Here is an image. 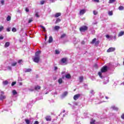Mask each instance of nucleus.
Masks as SVG:
<instances>
[{
  "label": "nucleus",
  "instance_id": "f257e3e1",
  "mask_svg": "<svg viewBox=\"0 0 124 124\" xmlns=\"http://www.w3.org/2000/svg\"><path fill=\"white\" fill-rule=\"evenodd\" d=\"M40 54H41V51L39 50L35 53V56L33 59V61L34 62H39V61H40V56L39 55H40Z\"/></svg>",
  "mask_w": 124,
  "mask_h": 124
},
{
  "label": "nucleus",
  "instance_id": "f03ea898",
  "mask_svg": "<svg viewBox=\"0 0 124 124\" xmlns=\"http://www.w3.org/2000/svg\"><path fill=\"white\" fill-rule=\"evenodd\" d=\"M80 31L85 32L86 31H88V27L86 25L81 26L79 28Z\"/></svg>",
  "mask_w": 124,
  "mask_h": 124
},
{
  "label": "nucleus",
  "instance_id": "7ed1b4c3",
  "mask_svg": "<svg viewBox=\"0 0 124 124\" xmlns=\"http://www.w3.org/2000/svg\"><path fill=\"white\" fill-rule=\"evenodd\" d=\"M107 71H108V67L107 66H104L102 67L101 72L102 73H105V72H107Z\"/></svg>",
  "mask_w": 124,
  "mask_h": 124
},
{
  "label": "nucleus",
  "instance_id": "20e7f679",
  "mask_svg": "<svg viewBox=\"0 0 124 124\" xmlns=\"http://www.w3.org/2000/svg\"><path fill=\"white\" fill-rule=\"evenodd\" d=\"M4 93L3 92H1V94L0 95V100H3V99H5L6 97L3 95Z\"/></svg>",
  "mask_w": 124,
  "mask_h": 124
},
{
  "label": "nucleus",
  "instance_id": "39448f33",
  "mask_svg": "<svg viewBox=\"0 0 124 124\" xmlns=\"http://www.w3.org/2000/svg\"><path fill=\"white\" fill-rule=\"evenodd\" d=\"M80 96H81L80 94H77L74 96L73 98L75 100H77V99H79V97H80Z\"/></svg>",
  "mask_w": 124,
  "mask_h": 124
},
{
  "label": "nucleus",
  "instance_id": "423d86ee",
  "mask_svg": "<svg viewBox=\"0 0 124 124\" xmlns=\"http://www.w3.org/2000/svg\"><path fill=\"white\" fill-rule=\"evenodd\" d=\"M61 62L62 63H65L66 64V62H67V59L65 58H63L61 60Z\"/></svg>",
  "mask_w": 124,
  "mask_h": 124
},
{
  "label": "nucleus",
  "instance_id": "0eeeda50",
  "mask_svg": "<svg viewBox=\"0 0 124 124\" xmlns=\"http://www.w3.org/2000/svg\"><path fill=\"white\" fill-rule=\"evenodd\" d=\"M115 49L114 47H110L107 50L108 53H110V52H114Z\"/></svg>",
  "mask_w": 124,
  "mask_h": 124
},
{
  "label": "nucleus",
  "instance_id": "6e6552de",
  "mask_svg": "<svg viewBox=\"0 0 124 124\" xmlns=\"http://www.w3.org/2000/svg\"><path fill=\"white\" fill-rule=\"evenodd\" d=\"M45 119L47 122H51L52 121V119L51 118L50 116H47L45 117Z\"/></svg>",
  "mask_w": 124,
  "mask_h": 124
},
{
  "label": "nucleus",
  "instance_id": "1a4fd4ad",
  "mask_svg": "<svg viewBox=\"0 0 124 124\" xmlns=\"http://www.w3.org/2000/svg\"><path fill=\"white\" fill-rule=\"evenodd\" d=\"M85 13H86V10L85 9L81 10L79 12V15H84Z\"/></svg>",
  "mask_w": 124,
  "mask_h": 124
},
{
  "label": "nucleus",
  "instance_id": "9d476101",
  "mask_svg": "<svg viewBox=\"0 0 124 124\" xmlns=\"http://www.w3.org/2000/svg\"><path fill=\"white\" fill-rule=\"evenodd\" d=\"M61 15H62V14L61 13H57L55 15L54 17L55 18H58V17H60Z\"/></svg>",
  "mask_w": 124,
  "mask_h": 124
},
{
  "label": "nucleus",
  "instance_id": "9b49d317",
  "mask_svg": "<svg viewBox=\"0 0 124 124\" xmlns=\"http://www.w3.org/2000/svg\"><path fill=\"white\" fill-rule=\"evenodd\" d=\"M53 42V37L52 36H49L48 40V43H52Z\"/></svg>",
  "mask_w": 124,
  "mask_h": 124
},
{
  "label": "nucleus",
  "instance_id": "f8f14e48",
  "mask_svg": "<svg viewBox=\"0 0 124 124\" xmlns=\"http://www.w3.org/2000/svg\"><path fill=\"white\" fill-rule=\"evenodd\" d=\"M124 34V31H121L119 32L118 34V37H120V36H123Z\"/></svg>",
  "mask_w": 124,
  "mask_h": 124
},
{
  "label": "nucleus",
  "instance_id": "ddd939ff",
  "mask_svg": "<svg viewBox=\"0 0 124 124\" xmlns=\"http://www.w3.org/2000/svg\"><path fill=\"white\" fill-rule=\"evenodd\" d=\"M10 45V43L8 42H6L4 45V47L5 48H7V47H9V46Z\"/></svg>",
  "mask_w": 124,
  "mask_h": 124
},
{
  "label": "nucleus",
  "instance_id": "4468645a",
  "mask_svg": "<svg viewBox=\"0 0 124 124\" xmlns=\"http://www.w3.org/2000/svg\"><path fill=\"white\" fill-rule=\"evenodd\" d=\"M83 80H84V77L83 76L79 77V80L80 83H82V82H83Z\"/></svg>",
  "mask_w": 124,
  "mask_h": 124
},
{
  "label": "nucleus",
  "instance_id": "2eb2a0df",
  "mask_svg": "<svg viewBox=\"0 0 124 124\" xmlns=\"http://www.w3.org/2000/svg\"><path fill=\"white\" fill-rule=\"evenodd\" d=\"M65 77L66 79H70V78H71V76L69 74H67L65 75Z\"/></svg>",
  "mask_w": 124,
  "mask_h": 124
},
{
  "label": "nucleus",
  "instance_id": "dca6fc26",
  "mask_svg": "<svg viewBox=\"0 0 124 124\" xmlns=\"http://www.w3.org/2000/svg\"><path fill=\"white\" fill-rule=\"evenodd\" d=\"M34 89L35 91H38V90H40V89H41V87L39 86V85H37L36 86H35Z\"/></svg>",
  "mask_w": 124,
  "mask_h": 124
},
{
  "label": "nucleus",
  "instance_id": "f3484780",
  "mask_svg": "<svg viewBox=\"0 0 124 124\" xmlns=\"http://www.w3.org/2000/svg\"><path fill=\"white\" fill-rule=\"evenodd\" d=\"M61 29V27L59 26H56L54 27V30L55 31H59Z\"/></svg>",
  "mask_w": 124,
  "mask_h": 124
},
{
  "label": "nucleus",
  "instance_id": "a211bd4d",
  "mask_svg": "<svg viewBox=\"0 0 124 124\" xmlns=\"http://www.w3.org/2000/svg\"><path fill=\"white\" fill-rule=\"evenodd\" d=\"M112 109H113V110H115V111H118L119 110V108L116 107H115V106H113L111 107Z\"/></svg>",
  "mask_w": 124,
  "mask_h": 124
},
{
  "label": "nucleus",
  "instance_id": "6ab92c4d",
  "mask_svg": "<svg viewBox=\"0 0 124 124\" xmlns=\"http://www.w3.org/2000/svg\"><path fill=\"white\" fill-rule=\"evenodd\" d=\"M2 84L3 85H4V86H6V85H8V81L7 80H5L4 81L2 82Z\"/></svg>",
  "mask_w": 124,
  "mask_h": 124
},
{
  "label": "nucleus",
  "instance_id": "aec40b11",
  "mask_svg": "<svg viewBox=\"0 0 124 124\" xmlns=\"http://www.w3.org/2000/svg\"><path fill=\"white\" fill-rule=\"evenodd\" d=\"M40 27L43 29V31H44L45 32L46 31V29L44 27V26L40 25Z\"/></svg>",
  "mask_w": 124,
  "mask_h": 124
},
{
  "label": "nucleus",
  "instance_id": "412c9836",
  "mask_svg": "<svg viewBox=\"0 0 124 124\" xmlns=\"http://www.w3.org/2000/svg\"><path fill=\"white\" fill-rule=\"evenodd\" d=\"M96 41V38H94L91 42V44H94Z\"/></svg>",
  "mask_w": 124,
  "mask_h": 124
},
{
  "label": "nucleus",
  "instance_id": "4be33fe9",
  "mask_svg": "<svg viewBox=\"0 0 124 124\" xmlns=\"http://www.w3.org/2000/svg\"><path fill=\"white\" fill-rule=\"evenodd\" d=\"M58 83H59V84H62V78H60L59 79Z\"/></svg>",
  "mask_w": 124,
  "mask_h": 124
},
{
  "label": "nucleus",
  "instance_id": "5701e85b",
  "mask_svg": "<svg viewBox=\"0 0 124 124\" xmlns=\"http://www.w3.org/2000/svg\"><path fill=\"white\" fill-rule=\"evenodd\" d=\"M13 93V95H16V94H17L18 93H17V92L16 91V90H14L12 92Z\"/></svg>",
  "mask_w": 124,
  "mask_h": 124
},
{
  "label": "nucleus",
  "instance_id": "b1692460",
  "mask_svg": "<svg viewBox=\"0 0 124 124\" xmlns=\"http://www.w3.org/2000/svg\"><path fill=\"white\" fill-rule=\"evenodd\" d=\"M33 18L32 17L29 18V21H28V23L31 24V23L33 21Z\"/></svg>",
  "mask_w": 124,
  "mask_h": 124
},
{
  "label": "nucleus",
  "instance_id": "393cba45",
  "mask_svg": "<svg viewBox=\"0 0 124 124\" xmlns=\"http://www.w3.org/2000/svg\"><path fill=\"white\" fill-rule=\"evenodd\" d=\"M12 31H13V32H16L17 31V29H16L15 27H13L12 29Z\"/></svg>",
  "mask_w": 124,
  "mask_h": 124
},
{
  "label": "nucleus",
  "instance_id": "a878e982",
  "mask_svg": "<svg viewBox=\"0 0 124 124\" xmlns=\"http://www.w3.org/2000/svg\"><path fill=\"white\" fill-rule=\"evenodd\" d=\"M61 21H62V20H61V19L57 18L56 21H55V24H58V23H60V22H61Z\"/></svg>",
  "mask_w": 124,
  "mask_h": 124
},
{
  "label": "nucleus",
  "instance_id": "bb28decb",
  "mask_svg": "<svg viewBox=\"0 0 124 124\" xmlns=\"http://www.w3.org/2000/svg\"><path fill=\"white\" fill-rule=\"evenodd\" d=\"M90 124H95V120L92 119V121L90 122Z\"/></svg>",
  "mask_w": 124,
  "mask_h": 124
},
{
  "label": "nucleus",
  "instance_id": "cd10ccee",
  "mask_svg": "<svg viewBox=\"0 0 124 124\" xmlns=\"http://www.w3.org/2000/svg\"><path fill=\"white\" fill-rule=\"evenodd\" d=\"M118 9L119 10H124V6H119L118 8Z\"/></svg>",
  "mask_w": 124,
  "mask_h": 124
},
{
  "label": "nucleus",
  "instance_id": "c85d7f7f",
  "mask_svg": "<svg viewBox=\"0 0 124 124\" xmlns=\"http://www.w3.org/2000/svg\"><path fill=\"white\" fill-rule=\"evenodd\" d=\"M7 21H10V20H11V16H8L7 17V19H6Z\"/></svg>",
  "mask_w": 124,
  "mask_h": 124
},
{
  "label": "nucleus",
  "instance_id": "c756f323",
  "mask_svg": "<svg viewBox=\"0 0 124 124\" xmlns=\"http://www.w3.org/2000/svg\"><path fill=\"white\" fill-rule=\"evenodd\" d=\"M66 36V34L65 33H63L61 36V38H64V37H65Z\"/></svg>",
  "mask_w": 124,
  "mask_h": 124
},
{
  "label": "nucleus",
  "instance_id": "7c9ffc66",
  "mask_svg": "<svg viewBox=\"0 0 124 124\" xmlns=\"http://www.w3.org/2000/svg\"><path fill=\"white\" fill-rule=\"evenodd\" d=\"M60 51L58 49H56L55 50V54L56 55H59V54H60Z\"/></svg>",
  "mask_w": 124,
  "mask_h": 124
},
{
  "label": "nucleus",
  "instance_id": "2f4dec72",
  "mask_svg": "<svg viewBox=\"0 0 124 124\" xmlns=\"http://www.w3.org/2000/svg\"><path fill=\"white\" fill-rule=\"evenodd\" d=\"M31 69H27L25 71V72H31Z\"/></svg>",
  "mask_w": 124,
  "mask_h": 124
},
{
  "label": "nucleus",
  "instance_id": "473e14b6",
  "mask_svg": "<svg viewBox=\"0 0 124 124\" xmlns=\"http://www.w3.org/2000/svg\"><path fill=\"white\" fill-rule=\"evenodd\" d=\"M98 75H99V76H100L101 78H102V72H99L98 73Z\"/></svg>",
  "mask_w": 124,
  "mask_h": 124
},
{
  "label": "nucleus",
  "instance_id": "72a5a7b5",
  "mask_svg": "<svg viewBox=\"0 0 124 124\" xmlns=\"http://www.w3.org/2000/svg\"><path fill=\"white\" fill-rule=\"evenodd\" d=\"M25 122L27 124H30L31 121H30V120H29L28 119H25Z\"/></svg>",
  "mask_w": 124,
  "mask_h": 124
},
{
  "label": "nucleus",
  "instance_id": "f704fd0d",
  "mask_svg": "<svg viewBox=\"0 0 124 124\" xmlns=\"http://www.w3.org/2000/svg\"><path fill=\"white\" fill-rule=\"evenodd\" d=\"M116 0H109L108 3H113Z\"/></svg>",
  "mask_w": 124,
  "mask_h": 124
},
{
  "label": "nucleus",
  "instance_id": "c9c22d12",
  "mask_svg": "<svg viewBox=\"0 0 124 124\" xmlns=\"http://www.w3.org/2000/svg\"><path fill=\"white\" fill-rule=\"evenodd\" d=\"M108 15H109V16H112V15H113V11H111L108 12Z\"/></svg>",
  "mask_w": 124,
  "mask_h": 124
},
{
  "label": "nucleus",
  "instance_id": "e433bc0d",
  "mask_svg": "<svg viewBox=\"0 0 124 124\" xmlns=\"http://www.w3.org/2000/svg\"><path fill=\"white\" fill-rule=\"evenodd\" d=\"M68 93L67 92H64L63 94V96H66V95L68 94Z\"/></svg>",
  "mask_w": 124,
  "mask_h": 124
},
{
  "label": "nucleus",
  "instance_id": "4c0bfd02",
  "mask_svg": "<svg viewBox=\"0 0 124 124\" xmlns=\"http://www.w3.org/2000/svg\"><path fill=\"white\" fill-rule=\"evenodd\" d=\"M40 3L42 5L44 4V3H45V1H44V0H42L40 1Z\"/></svg>",
  "mask_w": 124,
  "mask_h": 124
},
{
  "label": "nucleus",
  "instance_id": "58836bf2",
  "mask_svg": "<svg viewBox=\"0 0 124 124\" xmlns=\"http://www.w3.org/2000/svg\"><path fill=\"white\" fill-rule=\"evenodd\" d=\"M15 85H16V81H14L11 84V86L12 87H13V86H14Z\"/></svg>",
  "mask_w": 124,
  "mask_h": 124
},
{
  "label": "nucleus",
  "instance_id": "ea45409f",
  "mask_svg": "<svg viewBox=\"0 0 124 124\" xmlns=\"http://www.w3.org/2000/svg\"><path fill=\"white\" fill-rule=\"evenodd\" d=\"M16 64H17V62H15L13 63H12V66H16Z\"/></svg>",
  "mask_w": 124,
  "mask_h": 124
},
{
  "label": "nucleus",
  "instance_id": "a19ab883",
  "mask_svg": "<svg viewBox=\"0 0 124 124\" xmlns=\"http://www.w3.org/2000/svg\"><path fill=\"white\" fill-rule=\"evenodd\" d=\"M93 13L94 15H97L98 12L96 11H93Z\"/></svg>",
  "mask_w": 124,
  "mask_h": 124
},
{
  "label": "nucleus",
  "instance_id": "79ce46f5",
  "mask_svg": "<svg viewBox=\"0 0 124 124\" xmlns=\"http://www.w3.org/2000/svg\"><path fill=\"white\" fill-rule=\"evenodd\" d=\"M35 16L37 18H39L40 17V16L38 15V13H36V14H35Z\"/></svg>",
  "mask_w": 124,
  "mask_h": 124
},
{
  "label": "nucleus",
  "instance_id": "37998d69",
  "mask_svg": "<svg viewBox=\"0 0 124 124\" xmlns=\"http://www.w3.org/2000/svg\"><path fill=\"white\" fill-rule=\"evenodd\" d=\"M99 41H97L95 42V45H98V44H99Z\"/></svg>",
  "mask_w": 124,
  "mask_h": 124
},
{
  "label": "nucleus",
  "instance_id": "c03bdc74",
  "mask_svg": "<svg viewBox=\"0 0 124 124\" xmlns=\"http://www.w3.org/2000/svg\"><path fill=\"white\" fill-rule=\"evenodd\" d=\"M94 67H95V68H97L98 67V66L97 63H95L94 64Z\"/></svg>",
  "mask_w": 124,
  "mask_h": 124
},
{
  "label": "nucleus",
  "instance_id": "a18cd8bd",
  "mask_svg": "<svg viewBox=\"0 0 124 124\" xmlns=\"http://www.w3.org/2000/svg\"><path fill=\"white\" fill-rule=\"evenodd\" d=\"M121 119H122L123 120H124V113L122 114Z\"/></svg>",
  "mask_w": 124,
  "mask_h": 124
},
{
  "label": "nucleus",
  "instance_id": "49530a36",
  "mask_svg": "<svg viewBox=\"0 0 124 124\" xmlns=\"http://www.w3.org/2000/svg\"><path fill=\"white\" fill-rule=\"evenodd\" d=\"M25 11H26V12H30V10L29 9V8H26Z\"/></svg>",
  "mask_w": 124,
  "mask_h": 124
},
{
  "label": "nucleus",
  "instance_id": "de8ad7c7",
  "mask_svg": "<svg viewBox=\"0 0 124 124\" xmlns=\"http://www.w3.org/2000/svg\"><path fill=\"white\" fill-rule=\"evenodd\" d=\"M3 30V26H0V31H1Z\"/></svg>",
  "mask_w": 124,
  "mask_h": 124
},
{
  "label": "nucleus",
  "instance_id": "09e8293b",
  "mask_svg": "<svg viewBox=\"0 0 124 124\" xmlns=\"http://www.w3.org/2000/svg\"><path fill=\"white\" fill-rule=\"evenodd\" d=\"M94 2H99V0H93Z\"/></svg>",
  "mask_w": 124,
  "mask_h": 124
},
{
  "label": "nucleus",
  "instance_id": "8fccbe9b",
  "mask_svg": "<svg viewBox=\"0 0 124 124\" xmlns=\"http://www.w3.org/2000/svg\"><path fill=\"white\" fill-rule=\"evenodd\" d=\"M8 69H9V70H11L12 69V68H11V67L10 66H8Z\"/></svg>",
  "mask_w": 124,
  "mask_h": 124
},
{
  "label": "nucleus",
  "instance_id": "3c124183",
  "mask_svg": "<svg viewBox=\"0 0 124 124\" xmlns=\"http://www.w3.org/2000/svg\"><path fill=\"white\" fill-rule=\"evenodd\" d=\"M39 124V122L38 121H35L33 124Z\"/></svg>",
  "mask_w": 124,
  "mask_h": 124
},
{
  "label": "nucleus",
  "instance_id": "603ef678",
  "mask_svg": "<svg viewBox=\"0 0 124 124\" xmlns=\"http://www.w3.org/2000/svg\"><path fill=\"white\" fill-rule=\"evenodd\" d=\"M94 92V91L93 90H91L90 92V93H91L93 94V93Z\"/></svg>",
  "mask_w": 124,
  "mask_h": 124
},
{
  "label": "nucleus",
  "instance_id": "864d4df0",
  "mask_svg": "<svg viewBox=\"0 0 124 124\" xmlns=\"http://www.w3.org/2000/svg\"><path fill=\"white\" fill-rule=\"evenodd\" d=\"M106 37L107 38H110V36H109V35H106Z\"/></svg>",
  "mask_w": 124,
  "mask_h": 124
},
{
  "label": "nucleus",
  "instance_id": "5fc2aeb1",
  "mask_svg": "<svg viewBox=\"0 0 124 124\" xmlns=\"http://www.w3.org/2000/svg\"><path fill=\"white\" fill-rule=\"evenodd\" d=\"M81 44H82V45H84L85 44V41H82L81 42Z\"/></svg>",
  "mask_w": 124,
  "mask_h": 124
},
{
  "label": "nucleus",
  "instance_id": "6e6d98bb",
  "mask_svg": "<svg viewBox=\"0 0 124 124\" xmlns=\"http://www.w3.org/2000/svg\"><path fill=\"white\" fill-rule=\"evenodd\" d=\"M1 3L2 4H3L4 3V0H1Z\"/></svg>",
  "mask_w": 124,
  "mask_h": 124
},
{
  "label": "nucleus",
  "instance_id": "4d7b16f0",
  "mask_svg": "<svg viewBox=\"0 0 124 124\" xmlns=\"http://www.w3.org/2000/svg\"><path fill=\"white\" fill-rule=\"evenodd\" d=\"M2 39H3V37L1 36H0V40H1Z\"/></svg>",
  "mask_w": 124,
  "mask_h": 124
},
{
  "label": "nucleus",
  "instance_id": "13d9d810",
  "mask_svg": "<svg viewBox=\"0 0 124 124\" xmlns=\"http://www.w3.org/2000/svg\"><path fill=\"white\" fill-rule=\"evenodd\" d=\"M18 62V63H21V62H22V60H19Z\"/></svg>",
  "mask_w": 124,
  "mask_h": 124
},
{
  "label": "nucleus",
  "instance_id": "bf43d9fd",
  "mask_svg": "<svg viewBox=\"0 0 124 124\" xmlns=\"http://www.w3.org/2000/svg\"><path fill=\"white\" fill-rule=\"evenodd\" d=\"M7 31H10V28H7Z\"/></svg>",
  "mask_w": 124,
  "mask_h": 124
},
{
  "label": "nucleus",
  "instance_id": "052dcab7",
  "mask_svg": "<svg viewBox=\"0 0 124 124\" xmlns=\"http://www.w3.org/2000/svg\"><path fill=\"white\" fill-rule=\"evenodd\" d=\"M57 69H58V67L55 66V67H54V70H57Z\"/></svg>",
  "mask_w": 124,
  "mask_h": 124
},
{
  "label": "nucleus",
  "instance_id": "680f3d73",
  "mask_svg": "<svg viewBox=\"0 0 124 124\" xmlns=\"http://www.w3.org/2000/svg\"><path fill=\"white\" fill-rule=\"evenodd\" d=\"M45 40H46V39H47V35H45Z\"/></svg>",
  "mask_w": 124,
  "mask_h": 124
},
{
  "label": "nucleus",
  "instance_id": "e2e57ef3",
  "mask_svg": "<svg viewBox=\"0 0 124 124\" xmlns=\"http://www.w3.org/2000/svg\"><path fill=\"white\" fill-rule=\"evenodd\" d=\"M106 99H108V98H109L108 97L106 96Z\"/></svg>",
  "mask_w": 124,
  "mask_h": 124
},
{
  "label": "nucleus",
  "instance_id": "0e129e2a",
  "mask_svg": "<svg viewBox=\"0 0 124 124\" xmlns=\"http://www.w3.org/2000/svg\"><path fill=\"white\" fill-rule=\"evenodd\" d=\"M114 37L115 39H116V36H114Z\"/></svg>",
  "mask_w": 124,
  "mask_h": 124
},
{
  "label": "nucleus",
  "instance_id": "69168bd1",
  "mask_svg": "<svg viewBox=\"0 0 124 124\" xmlns=\"http://www.w3.org/2000/svg\"><path fill=\"white\" fill-rule=\"evenodd\" d=\"M62 79H64V77H62Z\"/></svg>",
  "mask_w": 124,
  "mask_h": 124
},
{
  "label": "nucleus",
  "instance_id": "338daca9",
  "mask_svg": "<svg viewBox=\"0 0 124 124\" xmlns=\"http://www.w3.org/2000/svg\"><path fill=\"white\" fill-rule=\"evenodd\" d=\"M64 112H65V110H63V113H64Z\"/></svg>",
  "mask_w": 124,
  "mask_h": 124
}]
</instances>
